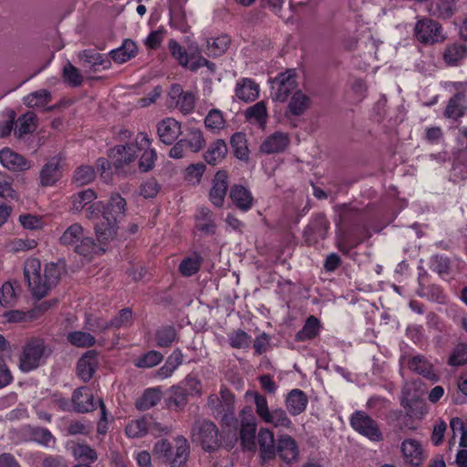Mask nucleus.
I'll return each instance as SVG.
<instances>
[{
    "mask_svg": "<svg viewBox=\"0 0 467 467\" xmlns=\"http://www.w3.org/2000/svg\"><path fill=\"white\" fill-rule=\"evenodd\" d=\"M126 201L119 194L110 196L109 206L105 208L101 218L95 225V233L99 244H96L91 237L86 236L79 223L68 226L60 237V243L72 246L74 250L86 258L104 253L107 245L118 238L119 224L125 216Z\"/></svg>",
    "mask_w": 467,
    "mask_h": 467,
    "instance_id": "f257e3e1",
    "label": "nucleus"
},
{
    "mask_svg": "<svg viewBox=\"0 0 467 467\" xmlns=\"http://www.w3.org/2000/svg\"><path fill=\"white\" fill-rule=\"evenodd\" d=\"M239 439L244 451H258L263 462H268L276 456L274 432L268 428H260L256 432V420L250 410H242Z\"/></svg>",
    "mask_w": 467,
    "mask_h": 467,
    "instance_id": "f03ea898",
    "label": "nucleus"
},
{
    "mask_svg": "<svg viewBox=\"0 0 467 467\" xmlns=\"http://www.w3.org/2000/svg\"><path fill=\"white\" fill-rule=\"evenodd\" d=\"M273 83L272 99L280 102L287 101L285 117H299L310 109L312 99L297 88L295 70L289 69L278 74Z\"/></svg>",
    "mask_w": 467,
    "mask_h": 467,
    "instance_id": "7ed1b4c3",
    "label": "nucleus"
},
{
    "mask_svg": "<svg viewBox=\"0 0 467 467\" xmlns=\"http://www.w3.org/2000/svg\"><path fill=\"white\" fill-rule=\"evenodd\" d=\"M24 275L34 296L42 298L57 284L61 268L57 264L49 263L46 265L42 274L40 261L29 258L26 261Z\"/></svg>",
    "mask_w": 467,
    "mask_h": 467,
    "instance_id": "20e7f679",
    "label": "nucleus"
},
{
    "mask_svg": "<svg viewBox=\"0 0 467 467\" xmlns=\"http://www.w3.org/2000/svg\"><path fill=\"white\" fill-rule=\"evenodd\" d=\"M50 353L51 350L42 338H30L26 342L19 355V369L23 372H30L37 368L46 362Z\"/></svg>",
    "mask_w": 467,
    "mask_h": 467,
    "instance_id": "39448f33",
    "label": "nucleus"
},
{
    "mask_svg": "<svg viewBox=\"0 0 467 467\" xmlns=\"http://www.w3.org/2000/svg\"><path fill=\"white\" fill-rule=\"evenodd\" d=\"M168 46L171 56L182 67L192 71H196L202 67H206L209 72H214L215 65L208 61L201 55L197 46L191 45L187 51L176 40L173 39L169 41Z\"/></svg>",
    "mask_w": 467,
    "mask_h": 467,
    "instance_id": "423d86ee",
    "label": "nucleus"
},
{
    "mask_svg": "<svg viewBox=\"0 0 467 467\" xmlns=\"http://www.w3.org/2000/svg\"><path fill=\"white\" fill-rule=\"evenodd\" d=\"M188 451V442L183 437H177L173 445L165 440L160 441L153 450V453L170 467H182L187 461Z\"/></svg>",
    "mask_w": 467,
    "mask_h": 467,
    "instance_id": "0eeeda50",
    "label": "nucleus"
},
{
    "mask_svg": "<svg viewBox=\"0 0 467 467\" xmlns=\"http://www.w3.org/2000/svg\"><path fill=\"white\" fill-rule=\"evenodd\" d=\"M255 410L258 417L265 423L273 425L275 428H290L292 421L287 417L285 411L282 409L270 410L267 400L264 396L257 393L254 394Z\"/></svg>",
    "mask_w": 467,
    "mask_h": 467,
    "instance_id": "6e6552de",
    "label": "nucleus"
},
{
    "mask_svg": "<svg viewBox=\"0 0 467 467\" xmlns=\"http://www.w3.org/2000/svg\"><path fill=\"white\" fill-rule=\"evenodd\" d=\"M218 429L212 421L197 420L192 431V440L199 443L205 451H213L219 445Z\"/></svg>",
    "mask_w": 467,
    "mask_h": 467,
    "instance_id": "1a4fd4ad",
    "label": "nucleus"
},
{
    "mask_svg": "<svg viewBox=\"0 0 467 467\" xmlns=\"http://www.w3.org/2000/svg\"><path fill=\"white\" fill-rule=\"evenodd\" d=\"M349 420L351 427L369 441L378 442L383 440V435L378 423L366 412L357 410L351 415Z\"/></svg>",
    "mask_w": 467,
    "mask_h": 467,
    "instance_id": "9d476101",
    "label": "nucleus"
},
{
    "mask_svg": "<svg viewBox=\"0 0 467 467\" xmlns=\"http://www.w3.org/2000/svg\"><path fill=\"white\" fill-rule=\"evenodd\" d=\"M97 198V194L93 190L88 189L81 191L71 197L72 210L80 212L87 207V218L96 219L101 218L105 207L100 202H93ZM109 204L106 206V208Z\"/></svg>",
    "mask_w": 467,
    "mask_h": 467,
    "instance_id": "9b49d317",
    "label": "nucleus"
},
{
    "mask_svg": "<svg viewBox=\"0 0 467 467\" xmlns=\"http://www.w3.org/2000/svg\"><path fill=\"white\" fill-rule=\"evenodd\" d=\"M221 400L216 395H211L208 398V405L218 416H221L222 420L226 423L229 420H234V397L224 388L220 391Z\"/></svg>",
    "mask_w": 467,
    "mask_h": 467,
    "instance_id": "f8f14e48",
    "label": "nucleus"
},
{
    "mask_svg": "<svg viewBox=\"0 0 467 467\" xmlns=\"http://www.w3.org/2000/svg\"><path fill=\"white\" fill-rule=\"evenodd\" d=\"M414 34L416 38L424 44H433L443 39L439 23L429 18L420 19L416 23Z\"/></svg>",
    "mask_w": 467,
    "mask_h": 467,
    "instance_id": "ddd939ff",
    "label": "nucleus"
},
{
    "mask_svg": "<svg viewBox=\"0 0 467 467\" xmlns=\"http://www.w3.org/2000/svg\"><path fill=\"white\" fill-rule=\"evenodd\" d=\"M135 142L139 152H142L139 161L140 170L144 172L151 170L156 160V151L150 147L151 140L148 134L145 132L137 133Z\"/></svg>",
    "mask_w": 467,
    "mask_h": 467,
    "instance_id": "4468645a",
    "label": "nucleus"
},
{
    "mask_svg": "<svg viewBox=\"0 0 467 467\" xmlns=\"http://www.w3.org/2000/svg\"><path fill=\"white\" fill-rule=\"evenodd\" d=\"M139 150L136 147L135 137L125 145H118L111 149L110 157L113 158L117 168L133 162L138 155Z\"/></svg>",
    "mask_w": 467,
    "mask_h": 467,
    "instance_id": "2eb2a0df",
    "label": "nucleus"
},
{
    "mask_svg": "<svg viewBox=\"0 0 467 467\" xmlns=\"http://www.w3.org/2000/svg\"><path fill=\"white\" fill-rule=\"evenodd\" d=\"M159 429L151 418L142 417L130 420L125 428L126 435L130 439L141 438L149 432L155 433Z\"/></svg>",
    "mask_w": 467,
    "mask_h": 467,
    "instance_id": "dca6fc26",
    "label": "nucleus"
},
{
    "mask_svg": "<svg viewBox=\"0 0 467 467\" xmlns=\"http://www.w3.org/2000/svg\"><path fill=\"white\" fill-rule=\"evenodd\" d=\"M289 144V134L276 131L265 139L260 145V151L266 154L278 153L285 150Z\"/></svg>",
    "mask_w": 467,
    "mask_h": 467,
    "instance_id": "f3484780",
    "label": "nucleus"
},
{
    "mask_svg": "<svg viewBox=\"0 0 467 467\" xmlns=\"http://www.w3.org/2000/svg\"><path fill=\"white\" fill-rule=\"evenodd\" d=\"M400 451L404 461L409 464L419 466L423 462L422 446L415 439H405L400 444Z\"/></svg>",
    "mask_w": 467,
    "mask_h": 467,
    "instance_id": "a211bd4d",
    "label": "nucleus"
},
{
    "mask_svg": "<svg viewBox=\"0 0 467 467\" xmlns=\"http://www.w3.org/2000/svg\"><path fill=\"white\" fill-rule=\"evenodd\" d=\"M157 133L165 144H172L182 133L181 123L173 118H166L157 125Z\"/></svg>",
    "mask_w": 467,
    "mask_h": 467,
    "instance_id": "6ab92c4d",
    "label": "nucleus"
},
{
    "mask_svg": "<svg viewBox=\"0 0 467 467\" xmlns=\"http://www.w3.org/2000/svg\"><path fill=\"white\" fill-rule=\"evenodd\" d=\"M61 161L62 159L59 156H55L43 166L40 171V183L42 186H53L60 180Z\"/></svg>",
    "mask_w": 467,
    "mask_h": 467,
    "instance_id": "aec40b11",
    "label": "nucleus"
},
{
    "mask_svg": "<svg viewBox=\"0 0 467 467\" xmlns=\"http://www.w3.org/2000/svg\"><path fill=\"white\" fill-rule=\"evenodd\" d=\"M276 453L286 462L297 461L299 450L296 441L287 434L279 435L277 438Z\"/></svg>",
    "mask_w": 467,
    "mask_h": 467,
    "instance_id": "412c9836",
    "label": "nucleus"
},
{
    "mask_svg": "<svg viewBox=\"0 0 467 467\" xmlns=\"http://www.w3.org/2000/svg\"><path fill=\"white\" fill-rule=\"evenodd\" d=\"M1 164L12 171H24L30 168V163L22 155L4 149L0 151Z\"/></svg>",
    "mask_w": 467,
    "mask_h": 467,
    "instance_id": "4be33fe9",
    "label": "nucleus"
},
{
    "mask_svg": "<svg viewBox=\"0 0 467 467\" xmlns=\"http://www.w3.org/2000/svg\"><path fill=\"white\" fill-rule=\"evenodd\" d=\"M228 189V176L223 171L216 172L213 184L210 192L211 202L218 207L223 206Z\"/></svg>",
    "mask_w": 467,
    "mask_h": 467,
    "instance_id": "5701e85b",
    "label": "nucleus"
},
{
    "mask_svg": "<svg viewBox=\"0 0 467 467\" xmlns=\"http://www.w3.org/2000/svg\"><path fill=\"white\" fill-rule=\"evenodd\" d=\"M98 367V358L95 351L86 352L77 365L78 376L83 381H88L93 377Z\"/></svg>",
    "mask_w": 467,
    "mask_h": 467,
    "instance_id": "b1692460",
    "label": "nucleus"
},
{
    "mask_svg": "<svg viewBox=\"0 0 467 467\" xmlns=\"http://www.w3.org/2000/svg\"><path fill=\"white\" fill-rule=\"evenodd\" d=\"M234 92L243 101H254L259 96V86L250 78H241L236 82Z\"/></svg>",
    "mask_w": 467,
    "mask_h": 467,
    "instance_id": "393cba45",
    "label": "nucleus"
},
{
    "mask_svg": "<svg viewBox=\"0 0 467 467\" xmlns=\"http://www.w3.org/2000/svg\"><path fill=\"white\" fill-rule=\"evenodd\" d=\"M170 97L176 99L177 107L183 114H189L192 111L195 105V96L191 92H183L180 85L171 87Z\"/></svg>",
    "mask_w": 467,
    "mask_h": 467,
    "instance_id": "a878e982",
    "label": "nucleus"
},
{
    "mask_svg": "<svg viewBox=\"0 0 467 467\" xmlns=\"http://www.w3.org/2000/svg\"><path fill=\"white\" fill-rule=\"evenodd\" d=\"M230 198L234 204L244 212L250 210L254 203L251 192L242 185H234L232 187Z\"/></svg>",
    "mask_w": 467,
    "mask_h": 467,
    "instance_id": "bb28decb",
    "label": "nucleus"
},
{
    "mask_svg": "<svg viewBox=\"0 0 467 467\" xmlns=\"http://www.w3.org/2000/svg\"><path fill=\"white\" fill-rule=\"evenodd\" d=\"M228 153V148L223 140L212 142L204 153V160L208 164L216 165L222 162Z\"/></svg>",
    "mask_w": 467,
    "mask_h": 467,
    "instance_id": "cd10ccee",
    "label": "nucleus"
},
{
    "mask_svg": "<svg viewBox=\"0 0 467 467\" xmlns=\"http://www.w3.org/2000/svg\"><path fill=\"white\" fill-rule=\"evenodd\" d=\"M74 408L78 412H88L96 408L92 394L87 388H80L73 393Z\"/></svg>",
    "mask_w": 467,
    "mask_h": 467,
    "instance_id": "c85d7f7f",
    "label": "nucleus"
},
{
    "mask_svg": "<svg viewBox=\"0 0 467 467\" xmlns=\"http://www.w3.org/2000/svg\"><path fill=\"white\" fill-rule=\"evenodd\" d=\"M307 402V397L300 389H293L290 391L285 400L286 409L292 415L302 413L306 410Z\"/></svg>",
    "mask_w": 467,
    "mask_h": 467,
    "instance_id": "c756f323",
    "label": "nucleus"
},
{
    "mask_svg": "<svg viewBox=\"0 0 467 467\" xmlns=\"http://www.w3.org/2000/svg\"><path fill=\"white\" fill-rule=\"evenodd\" d=\"M137 51L136 43L130 39H126L119 47L111 50L109 54L116 63L122 64L134 57Z\"/></svg>",
    "mask_w": 467,
    "mask_h": 467,
    "instance_id": "7c9ffc66",
    "label": "nucleus"
},
{
    "mask_svg": "<svg viewBox=\"0 0 467 467\" xmlns=\"http://www.w3.org/2000/svg\"><path fill=\"white\" fill-rule=\"evenodd\" d=\"M245 118L250 123L257 124L264 129L268 118L266 103L262 100L249 107L245 111Z\"/></svg>",
    "mask_w": 467,
    "mask_h": 467,
    "instance_id": "2f4dec72",
    "label": "nucleus"
},
{
    "mask_svg": "<svg viewBox=\"0 0 467 467\" xmlns=\"http://www.w3.org/2000/svg\"><path fill=\"white\" fill-rule=\"evenodd\" d=\"M409 368L432 381H437L439 379V377L432 370L431 364L421 356H415L411 358L409 361Z\"/></svg>",
    "mask_w": 467,
    "mask_h": 467,
    "instance_id": "473e14b6",
    "label": "nucleus"
},
{
    "mask_svg": "<svg viewBox=\"0 0 467 467\" xmlns=\"http://www.w3.org/2000/svg\"><path fill=\"white\" fill-rule=\"evenodd\" d=\"M467 108V102L462 95L457 94L451 98L445 109L446 118L457 119L461 118Z\"/></svg>",
    "mask_w": 467,
    "mask_h": 467,
    "instance_id": "72a5a7b5",
    "label": "nucleus"
},
{
    "mask_svg": "<svg viewBox=\"0 0 467 467\" xmlns=\"http://www.w3.org/2000/svg\"><path fill=\"white\" fill-rule=\"evenodd\" d=\"M230 42V37L227 35L209 38L206 43L205 52L208 56H221L227 50Z\"/></svg>",
    "mask_w": 467,
    "mask_h": 467,
    "instance_id": "f704fd0d",
    "label": "nucleus"
},
{
    "mask_svg": "<svg viewBox=\"0 0 467 467\" xmlns=\"http://www.w3.org/2000/svg\"><path fill=\"white\" fill-rule=\"evenodd\" d=\"M319 330H320V323H319L318 319L314 316H310L306 319L302 329L296 333V340L306 341V340L313 339L314 337H316L318 335Z\"/></svg>",
    "mask_w": 467,
    "mask_h": 467,
    "instance_id": "c9c22d12",
    "label": "nucleus"
},
{
    "mask_svg": "<svg viewBox=\"0 0 467 467\" xmlns=\"http://www.w3.org/2000/svg\"><path fill=\"white\" fill-rule=\"evenodd\" d=\"M204 124L207 130L217 134L225 129L226 120L221 110L213 109L205 117Z\"/></svg>",
    "mask_w": 467,
    "mask_h": 467,
    "instance_id": "e433bc0d",
    "label": "nucleus"
},
{
    "mask_svg": "<svg viewBox=\"0 0 467 467\" xmlns=\"http://www.w3.org/2000/svg\"><path fill=\"white\" fill-rule=\"evenodd\" d=\"M182 363V354L180 350H175L167 358L164 365L157 371V376L161 379H167L172 375L177 368Z\"/></svg>",
    "mask_w": 467,
    "mask_h": 467,
    "instance_id": "4c0bfd02",
    "label": "nucleus"
},
{
    "mask_svg": "<svg viewBox=\"0 0 467 467\" xmlns=\"http://www.w3.org/2000/svg\"><path fill=\"white\" fill-rule=\"evenodd\" d=\"M162 394L159 388L148 389L143 395L137 400L136 407L140 410H149L155 406L161 399Z\"/></svg>",
    "mask_w": 467,
    "mask_h": 467,
    "instance_id": "58836bf2",
    "label": "nucleus"
},
{
    "mask_svg": "<svg viewBox=\"0 0 467 467\" xmlns=\"http://www.w3.org/2000/svg\"><path fill=\"white\" fill-rule=\"evenodd\" d=\"M19 285L16 283L5 282L0 289V299L3 307L13 306L17 300Z\"/></svg>",
    "mask_w": 467,
    "mask_h": 467,
    "instance_id": "ea45409f",
    "label": "nucleus"
},
{
    "mask_svg": "<svg viewBox=\"0 0 467 467\" xmlns=\"http://www.w3.org/2000/svg\"><path fill=\"white\" fill-rule=\"evenodd\" d=\"M202 263V258L200 254H193L185 257L179 265L180 273L184 276H191L196 274Z\"/></svg>",
    "mask_w": 467,
    "mask_h": 467,
    "instance_id": "a19ab883",
    "label": "nucleus"
},
{
    "mask_svg": "<svg viewBox=\"0 0 467 467\" xmlns=\"http://www.w3.org/2000/svg\"><path fill=\"white\" fill-rule=\"evenodd\" d=\"M36 127V115L33 112H27L17 119L15 133L22 137L34 131Z\"/></svg>",
    "mask_w": 467,
    "mask_h": 467,
    "instance_id": "79ce46f5",
    "label": "nucleus"
},
{
    "mask_svg": "<svg viewBox=\"0 0 467 467\" xmlns=\"http://www.w3.org/2000/svg\"><path fill=\"white\" fill-rule=\"evenodd\" d=\"M74 457L85 463L93 462L97 459L96 451L86 444L77 443L71 447Z\"/></svg>",
    "mask_w": 467,
    "mask_h": 467,
    "instance_id": "37998d69",
    "label": "nucleus"
},
{
    "mask_svg": "<svg viewBox=\"0 0 467 467\" xmlns=\"http://www.w3.org/2000/svg\"><path fill=\"white\" fill-rule=\"evenodd\" d=\"M68 342L78 348H88L95 344V337L84 331H74L67 335Z\"/></svg>",
    "mask_w": 467,
    "mask_h": 467,
    "instance_id": "c03bdc74",
    "label": "nucleus"
},
{
    "mask_svg": "<svg viewBox=\"0 0 467 467\" xmlns=\"http://www.w3.org/2000/svg\"><path fill=\"white\" fill-rule=\"evenodd\" d=\"M231 142L235 157L241 161H246L249 156V150L246 145L244 135L242 133L234 134Z\"/></svg>",
    "mask_w": 467,
    "mask_h": 467,
    "instance_id": "a18cd8bd",
    "label": "nucleus"
},
{
    "mask_svg": "<svg viewBox=\"0 0 467 467\" xmlns=\"http://www.w3.org/2000/svg\"><path fill=\"white\" fill-rule=\"evenodd\" d=\"M49 99V92L46 89H41L26 96L24 103L30 108H40L46 106Z\"/></svg>",
    "mask_w": 467,
    "mask_h": 467,
    "instance_id": "49530a36",
    "label": "nucleus"
},
{
    "mask_svg": "<svg viewBox=\"0 0 467 467\" xmlns=\"http://www.w3.org/2000/svg\"><path fill=\"white\" fill-rule=\"evenodd\" d=\"M163 356L156 351L151 350L134 360V365L137 368H150L157 366L161 362Z\"/></svg>",
    "mask_w": 467,
    "mask_h": 467,
    "instance_id": "de8ad7c7",
    "label": "nucleus"
},
{
    "mask_svg": "<svg viewBox=\"0 0 467 467\" xmlns=\"http://www.w3.org/2000/svg\"><path fill=\"white\" fill-rule=\"evenodd\" d=\"M3 323H24L31 321L35 316L31 312L22 310H9L3 314Z\"/></svg>",
    "mask_w": 467,
    "mask_h": 467,
    "instance_id": "09e8293b",
    "label": "nucleus"
},
{
    "mask_svg": "<svg viewBox=\"0 0 467 467\" xmlns=\"http://www.w3.org/2000/svg\"><path fill=\"white\" fill-rule=\"evenodd\" d=\"M467 51L462 45H452L449 47L444 53V60L450 64L454 65L464 58Z\"/></svg>",
    "mask_w": 467,
    "mask_h": 467,
    "instance_id": "8fccbe9b",
    "label": "nucleus"
},
{
    "mask_svg": "<svg viewBox=\"0 0 467 467\" xmlns=\"http://www.w3.org/2000/svg\"><path fill=\"white\" fill-rule=\"evenodd\" d=\"M179 385L189 397L202 394L201 381L193 376H187Z\"/></svg>",
    "mask_w": 467,
    "mask_h": 467,
    "instance_id": "3c124183",
    "label": "nucleus"
},
{
    "mask_svg": "<svg viewBox=\"0 0 467 467\" xmlns=\"http://www.w3.org/2000/svg\"><path fill=\"white\" fill-rule=\"evenodd\" d=\"M183 140L186 141V147L190 148L192 152L199 151L205 143V140L202 130L198 129L191 130L187 139Z\"/></svg>",
    "mask_w": 467,
    "mask_h": 467,
    "instance_id": "603ef678",
    "label": "nucleus"
},
{
    "mask_svg": "<svg viewBox=\"0 0 467 467\" xmlns=\"http://www.w3.org/2000/svg\"><path fill=\"white\" fill-rule=\"evenodd\" d=\"M175 338L176 332L171 327H161L156 333V344L161 348L171 346Z\"/></svg>",
    "mask_w": 467,
    "mask_h": 467,
    "instance_id": "864d4df0",
    "label": "nucleus"
},
{
    "mask_svg": "<svg viewBox=\"0 0 467 467\" xmlns=\"http://www.w3.org/2000/svg\"><path fill=\"white\" fill-rule=\"evenodd\" d=\"M21 225L27 230H39L44 226L43 217L31 214L23 213L18 218Z\"/></svg>",
    "mask_w": 467,
    "mask_h": 467,
    "instance_id": "5fc2aeb1",
    "label": "nucleus"
},
{
    "mask_svg": "<svg viewBox=\"0 0 467 467\" xmlns=\"http://www.w3.org/2000/svg\"><path fill=\"white\" fill-rule=\"evenodd\" d=\"M96 173L90 166L79 167L74 174V181L78 185L88 184L95 179Z\"/></svg>",
    "mask_w": 467,
    "mask_h": 467,
    "instance_id": "6e6d98bb",
    "label": "nucleus"
},
{
    "mask_svg": "<svg viewBox=\"0 0 467 467\" xmlns=\"http://www.w3.org/2000/svg\"><path fill=\"white\" fill-rule=\"evenodd\" d=\"M169 406L182 408L187 403L188 395L181 389L180 385L174 386L170 389Z\"/></svg>",
    "mask_w": 467,
    "mask_h": 467,
    "instance_id": "4d7b16f0",
    "label": "nucleus"
},
{
    "mask_svg": "<svg viewBox=\"0 0 467 467\" xmlns=\"http://www.w3.org/2000/svg\"><path fill=\"white\" fill-rule=\"evenodd\" d=\"M230 344L233 348H245L251 344V337L244 331L238 330L234 332L230 337Z\"/></svg>",
    "mask_w": 467,
    "mask_h": 467,
    "instance_id": "13d9d810",
    "label": "nucleus"
},
{
    "mask_svg": "<svg viewBox=\"0 0 467 467\" xmlns=\"http://www.w3.org/2000/svg\"><path fill=\"white\" fill-rule=\"evenodd\" d=\"M449 363L451 366H461L467 363V346L458 345L450 357Z\"/></svg>",
    "mask_w": 467,
    "mask_h": 467,
    "instance_id": "bf43d9fd",
    "label": "nucleus"
},
{
    "mask_svg": "<svg viewBox=\"0 0 467 467\" xmlns=\"http://www.w3.org/2000/svg\"><path fill=\"white\" fill-rule=\"evenodd\" d=\"M132 322V312L130 308H124L110 321V327L119 328L130 325Z\"/></svg>",
    "mask_w": 467,
    "mask_h": 467,
    "instance_id": "052dcab7",
    "label": "nucleus"
},
{
    "mask_svg": "<svg viewBox=\"0 0 467 467\" xmlns=\"http://www.w3.org/2000/svg\"><path fill=\"white\" fill-rule=\"evenodd\" d=\"M205 166L202 163L192 164L186 169V179L192 184L198 183L204 172Z\"/></svg>",
    "mask_w": 467,
    "mask_h": 467,
    "instance_id": "680f3d73",
    "label": "nucleus"
},
{
    "mask_svg": "<svg viewBox=\"0 0 467 467\" xmlns=\"http://www.w3.org/2000/svg\"><path fill=\"white\" fill-rule=\"evenodd\" d=\"M64 78L71 86H78L82 82V76L78 70L70 64L64 67Z\"/></svg>",
    "mask_w": 467,
    "mask_h": 467,
    "instance_id": "e2e57ef3",
    "label": "nucleus"
},
{
    "mask_svg": "<svg viewBox=\"0 0 467 467\" xmlns=\"http://www.w3.org/2000/svg\"><path fill=\"white\" fill-rule=\"evenodd\" d=\"M160 191V186L153 179L148 180L143 182L140 189V193L144 198H153Z\"/></svg>",
    "mask_w": 467,
    "mask_h": 467,
    "instance_id": "0e129e2a",
    "label": "nucleus"
},
{
    "mask_svg": "<svg viewBox=\"0 0 467 467\" xmlns=\"http://www.w3.org/2000/svg\"><path fill=\"white\" fill-rule=\"evenodd\" d=\"M35 440L38 443H40L46 447H52L55 444L54 437L52 436L50 431H47V429L37 430L35 433Z\"/></svg>",
    "mask_w": 467,
    "mask_h": 467,
    "instance_id": "69168bd1",
    "label": "nucleus"
},
{
    "mask_svg": "<svg viewBox=\"0 0 467 467\" xmlns=\"http://www.w3.org/2000/svg\"><path fill=\"white\" fill-rule=\"evenodd\" d=\"M437 12L441 17H450L453 13L452 0H439L437 3Z\"/></svg>",
    "mask_w": 467,
    "mask_h": 467,
    "instance_id": "338daca9",
    "label": "nucleus"
},
{
    "mask_svg": "<svg viewBox=\"0 0 467 467\" xmlns=\"http://www.w3.org/2000/svg\"><path fill=\"white\" fill-rule=\"evenodd\" d=\"M163 40L161 30L152 31L145 39V45L150 49H156Z\"/></svg>",
    "mask_w": 467,
    "mask_h": 467,
    "instance_id": "774afa93",
    "label": "nucleus"
}]
</instances>
